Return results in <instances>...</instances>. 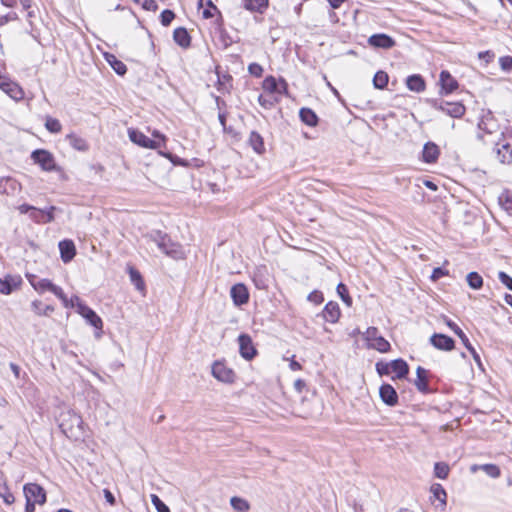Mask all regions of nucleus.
Here are the masks:
<instances>
[{
    "mask_svg": "<svg viewBox=\"0 0 512 512\" xmlns=\"http://www.w3.org/2000/svg\"><path fill=\"white\" fill-rule=\"evenodd\" d=\"M82 417L73 410L61 412L59 416V428L70 439H79L83 435Z\"/></svg>",
    "mask_w": 512,
    "mask_h": 512,
    "instance_id": "f257e3e1",
    "label": "nucleus"
},
{
    "mask_svg": "<svg viewBox=\"0 0 512 512\" xmlns=\"http://www.w3.org/2000/svg\"><path fill=\"white\" fill-rule=\"evenodd\" d=\"M369 348L375 349L381 353H386L390 350V343L379 334L376 327H369L363 334Z\"/></svg>",
    "mask_w": 512,
    "mask_h": 512,
    "instance_id": "f03ea898",
    "label": "nucleus"
},
{
    "mask_svg": "<svg viewBox=\"0 0 512 512\" xmlns=\"http://www.w3.org/2000/svg\"><path fill=\"white\" fill-rule=\"evenodd\" d=\"M31 159L34 163L38 164L44 171H55L57 165L54 156L51 152L45 149H37L31 153Z\"/></svg>",
    "mask_w": 512,
    "mask_h": 512,
    "instance_id": "7ed1b4c3",
    "label": "nucleus"
},
{
    "mask_svg": "<svg viewBox=\"0 0 512 512\" xmlns=\"http://www.w3.org/2000/svg\"><path fill=\"white\" fill-rule=\"evenodd\" d=\"M77 301V312L95 329L102 330V319L89 306L84 304L79 297H75Z\"/></svg>",
    "mask_w": 512,
    "mask_h": 512,
    "instance_id": "20e7f679",
    "label": "nucleus"
},
{
    "mask_svg": "<svg viewBox=\"0 0 512 512\" xmlns=\"http://www.w3.org/2000/svg\"><path fill=\"white\" fill-rule=\"evenodd\" d=\"M0 89L15 101L24 98L23 89L16 82L2 74H0Z\"/></svg>",
    "mask_w": 512,
    "mask_h": 512,
    "instance_id": "39448f33",
    "label": "nucleus"
},
{
    "mask_svg": "<svg viewBox=\"0 0 512 512\" xmlns=\"http://www.w3.org/2000/svg\"><path fill=\"white\" fill-rule=\"evenodd\" d=\"M446 325L461 339V343L466 347V349L471 353L474 361L481 366V359L479 354L476 352L475 348L470 343L468 337L461 330V328L452 320L446 319Z\"/></svg>",
    "mask_w": 512,
    "mask_h": 512,
    "instance_id": "423d86ee",
    "label": "nucleus"
},
{
    "mask_svg": "<svg viewBox=\"0 0 512 512\" xmlns=\"http://www.w3.org/2000/svg\"><path fill=\"white\" fill-rule=\"evenodd\" d=\"M212 375L224 383H233L235 380V372L220 361H215L212 365Z\"/></svg>",
    "mask_w": 512,
    "mask_h": 512,
    "instance_id": "0eeeda50",
    "label": "nucleus"
},
{
    "mask_svg": "<svg viewBox=\"0 0 512 512\" xmlns=\"http://www.w3.org/2000/svg\"><path fill=\"white\" fill-rule=\"evenodd\" d=\"M128 135H129V139L133 143H135L143 148L157 149L160 147L159 141L150 139L148 136H146L144 133H142L139 130L129 129Z\"/></svg>",
    "mask_w": 512,
    "mask_h": 512,
    "instance_id": "6e6552de",
    "label": "nucleus"
},
{
    "mask_svg": "<svg viewBox=\"0 0 512 512\" xmlns=\"http://www.w3.org/2000/svg\"><path fill=\"white\" fill-rule=\"evenodd\" d=\"M25 498L36 502L37 504H44L46 502L45 490L36 483H28L23 487Z\"/></svg>",
    "mask_w": 512,
    "mask_h": 512,
    "instance_id": "1a4fd4ad",
    "label": "nucleus"
},
{
    "mask_svg": "<svg viewBox=\"0 0 512 512\" xmlns=\"http://www.w3.org/2000/svg\"><path fill=\"white\" fill-rule=\"evenodd\" d=\"M238 343H239V352L240 355L246 359L251 360L255 357L257 351L255 347L253 346L252 339L247 334H241L238 337Z\"/></svg>",
    "mask_w": 512,
    "mask_h": 512,
    "instance_id": "9d476101",
    "label": "nucleus"
},
{
    "mask_svg": "<svg viewBox=\"0 0 512 512\" xmlns=\"http://www.w3.org/2000/svg\"><path fill=\"white\" fill-rule=\"evenodd\" d=\"M430 343L438 350L451 351L455 347L453 338L440 333H435L430 337Z\"/></svg>",
    "mask_w": 512,
    "mask_h": 512,
    "instance_id": "9b49d317",
    "label": "nucleus"
},
{
    "mask_svg": "<svg viewBox=\"0 0 512 512\" xmlns=\"http://www.w3.org/2000/svg\"><path fill=\"white\" fill-rule=\"evenodd\" d=\"M230 295L236 306L246 304L249 300L247 287L242 283H237L231 287Z\"/></svg>",
    "mask_w": 512,
    "mask_h": 512,
    "instance_id": "f8f14e48",
    "label": "nucleus"
},
{
    "mask_svg": "<svg viewBox=\"0 0 512 512\" xmlns=\"http://www.w3.org/2000/svg\"><path fill=\"white\" fill-rule=\"evenodd\" d=\"M368 44L375 49H390L395 41L388 34H371Z\"/></svg>",
    "mask_w": 512,
    "mask_h": 512,
    "instance_id": "ddd939ff",
    "label": "nucleus"
},
{
    "mask_svg": "<svg viewBox=\"0 0 512 512\" xmlns=\"http://www.w3.org/2000/svg\"><path fill=\"white\" fill-rule=\"evenodd\" d=\"M494 152L499 163L503 165L512 164V147L509 143H496Z\"/></svg>",
    "mask_w": 512,
    "mask_h": 512,
    "instance_id": "4468645a",
    "label": "nucleus"
},
{
    "mask_svg": "<svg viewBox=\"0 0 512 512\" xmlns=\"http://www.w3.org/2000/svg\"><path fill=\"white\" fill-rule=\"evenodd\" d=\"M379 395L381 400L388 406H395L398 403V394L390 384H382L379 389Z\"/></svg>",
    "mask_w": 512,
    "mask_h": 512,
    "instance_id": "2eb2a0df",
    "label": "nucleus"
},
{
    "mask_svg": "<svg viewBox=\"0 0 512 512\" xmlns=\"http://www.w3.org/2000/svg\"><path fill=\"white\" fill-rule=\"evenodd\" d=\"M60 257L64 263H69L76 255V247L72 240L64 239L58 244Z\"/></svg>",
    "mask_w": 512,
    "mask_h": 512,
    "instance_id": "dca6fc26",
    "label": "nucleus"
},
{
    "mask_svg": "<svg viewBox=\"0 0 512 512\" xmlns=\"http://www.w3.org/2000/svg\"><path fill=\"white\" fill-rule=\"evenodd\" d=\"M438 109L453 118H461L466 111L465 106L459 102H445L440 104Z\"/></svg>",
    "mask_w": 512,
    "mask_h": 512,
    "instance_id": "f3484780",
    "label": "nucleus"
},
{
    "mask_svg": "<svg viewBox=\"0 0 512 512\" xmlns=\"http://www.w3.org/2000/svg\"><path fill=\"white\" fill-rule=\"evenodd\" d=\"M22 279L20 276L7 275L4 279L0 278V293L9 295L14 289L20 286Z\"/></svg>",
    "mask_w": 512,
    "mask_h": 512,
    "instance_id": "a211bd4d",
    "label": "nucleus"
},
{
    "mask_svg": "<svg viewBox=\"0 0 512 512\" xmlns=\"http://www.w3.org/2000/svg\"><path fill=\"white\" fill-rule=\"evenodd\" d=\"M340 315L341 312L339 305L333 301L328 302L322 311L324 320L330 323H336L339 320Z\"/></svg>",
    "mask_w": 512,
    "mask_h": 512,
    "instance_id": "6ab92c4d",
    "label": "nucleus"
},
{
    "mask_svg": "<svg viewBox=\"0 0 512 512\" xmlns=\"http://www.w3.org/2000/svg\"><path fill=\"white\" fill-rule=\"evenodd\" d=\"M440 155L439 147L433 142H427L422 151V160L425 163H435Z\"/></svg>",
    "mask_w": 512,
    "mask_h": 512,
    "instance_id": "aec40b11",
    "label": "nucleus"
},
{
    "mask_svg": "<svg viewBox=\"0 0 512 512\" xmlns=\"http://www.w3.org/2000/svg\"><path fill=\"white\" fill-rule=\"evenodd\" d=\"M161 252L170 256L174 259H179L182 257V251L179 244L171 241V238L167 236V238L163 242V246L160 248Z\"/></svg>",
    "mask_w": 512,
    "mask_h": 512,
    "instance_id": "412c9836",
    "label": "nucleus"
},
{
    "mask_svg": "<svg viewBox=\"0 0 512 512\" xmlns=\"http://www.w3.org/2000/svg\"><path fill=\"white\" fill-rule=\"evenodd\" d=\"M416 376L417 378L414 384L418 391L422 393H428L430 391L428 382V371L423 367L418 366L416 369Z\"/></svg>",
    "mask_w": 512,
    "mask_h": 512,
    "instance_id": "4be33fe9",
    "label": "nucleus"
},
{
    "mask_svg": "<svg viewBox=\"0 0 512 512\" xmlns=\"http://www.w3.org/2000/svg\"><path fill=\"white\" fill-rule=\"evenodd\" d=\"M20 189L18 181L12 177L0 178V193L13 195Z\"/></svg>",
    "mask_w": 512,
    "mask_h": 512,
    "instance_id": "5701e85b",
    "label": "nucleus"
},
{
    "mask_svg": "<svg viewBox=\"0 0 512 512\" xmlns=\"http://www.w3.org/2000/svg\"><path fill=\"white\" fill-rule=\"evenodd\" d=\"M248 144L259 155L263 154L266 150L263 137L256 131L250 132Z\"/></svg>",
    "mask_w": 512,
    "mask_h": 512,
    "instance_id": "b1692460",
    "label": "nucleus"
},
{
    "mask_svg": "<svg viewBox=\"0 0 512 512\" xmlns=\"http://www.w3.org/2000/svg\"><path fill=\"white\" fill-rule=\"evenodd\" d=\"M407 88L413 92H423L425 90V81L419 74L410 75L406 79Z\"/></svg>",
    "mask_w": 512,
    "mask_h": 512,
    "instance_id": "393cba45",
    "label": "nucleus"
},
{
    "mask_svg": "<svg viewBox=\"0 0 512 512\" xmlns=\"http://www.w3.org/2000/svg\"><path fill=\"white\" fill-rule=\"evenodd\" d=\"M440 83L446 94L453 92L458 87L457 81L448 71H442L440 73Z\"/></svg>",
    "mask_w": 512,
    "mask_h": 512,
    "instance_id": "a878e982",
    "label": "nucleus"
},
{
    "mask_svg": "<svg viewBox=\"0 0 512 512\" xmlns=\"http://www.w3.org/2000/svg\"><path fill=\"white\" fill-rule=\"evenodd\" d=\"M498 204L509 216H512V190L504 189L498 196Z\"/></svg>",
    "mask_w": 512,
    "mask_h": 512,
    "instance_id": "bb28decb",
    "label": "nucleus"
},
{
    "mask_svg": "<svg viewBox=\"0 0 512 512\" xmlns=\"http://www.w3.org/2000/svg\"><path fill=\"white\" fill-rule=\"evenodd\" d=\"M478 129L485 134H493L494 132H496L497 124L491 113L481 118V120L478 123Z\"/></svg>",
    "mask_w": 512,
    "mask_h": 512,
    "instance_id": "cd10ccee",
    "label": "nucleus"
},
{
    "mask_svg": "<svg viewBox=\"0 0 512 512\" xmlns=\"http://www.w3.org/2000/svg\"><path fill=\"white\" fill-rule=\"evenodd\" d=\"M105 60L109 63L112 69L120 76H123L127 72L126 65L117 57L111 53H104Z\"/></svg>",
    "mask_w": 512,
    "mask_h": 512,
    "instance_id": "c85d7f7f",
    "label": "nucleus"
},
{
    "mask_svg": "<svg viewBox=\"0 0 512 512\" xmlns=\"http://www.w3.org/2000/svg\"><path fill=\"white\" fill-rule=\"evenodd\" d=\"M66 140L69 145L77 151L85 152L89 149L87 141L74 133L66 135Z\"/></svg>",
    "mask_w": 512,
    "mask_h": 512,
    "instance_id": "c756f323",
    "label": "nucleus"
},
{
    "mask_svg": "<svg viewBox=\"0 0 512 512\" xmlns=\"http://www.w3.org/2000/svg\"><path fill=\"white\" fill-rule=\"evenodd\" d=\"M391 365V371L396 373V377L399 379H402L406 377V375L409 372V367L406 361L403 359H395L390 362Z\"/></svg>",
    "mask_w": 512,
    "mask_h": 512,
    "instance_id": "7c9ffc66",
    "label": "nucleus"
},
{
    "mask_svg": "<svg viewBox=\"0 0 512 512\" xmlns=\"http://www.w3.org/2000/svg\"><path fill=\"white\" fill-rule=\"evenodd\" d=\"M299 116H300L301 121L310 127H314L318 123V116L310 108H306V107L301 108L299 111Z\"/></svg>",
    "mask_w": 512,
    "mask_h": 512,
    "instance_id": "2f4dec72",
    "label": "nucleus"
},
{
    "mask_svg": "<svg viewBox=\"0 0 512 512\" xmlns=\"http://www.w3.org/2000/svg\"><path fill=\"white\" fill-rule=\"evenodd\" d=\"M244 7L249 11L262 13L268 7V0H245Z\"/></svg>",
    "mask_w": 512,
    "mask_h": 512,
    "instance_id": "473e14b6",
    "label": "nucleus"
},
{
    "mask_svg": "<svg viewBox=\"0 0 512 512\" xmlns=\"http://www.w3.org/2000/svg\"><path fill=\"white\" fill-rule=\"evenodd\" d=\"M129 276L131 282L134 284L137 290L143 291L145 289V283L138 270L133 267H129Z\"/></svg>",
    "mask_w": 512,
    "mask_h": 512,
    "instance_id": "72a5a7b5",
    "label": "nucleus"
},
{
    "mask_svg": "<svg viewBox=\"0 0 512 512\" xmlns=\"http://www.w3.org/2000/svg\"><path fill=\"white\" fill-rule=\"evenodd\" d=\"M467 283L470 288L478 290L483 286V278L477 272H470L466 276Z\"/></svg>",
    "mask_w": 512,
    "mask_h": 512,
    "instance_id": "f704fd0d",
    "label": "nucleus"
},
{
    "mask_svg": "<svg viewBox=\"0 0 512 512\" xmlns=\"http://www.w3.org/2000/svg\"><path fill=\"white\" fill-rule=\"evenodd\" d=\"M230 504L232 508L238 512H247L250 509L248 501L240 497H232Z\"/></svg>",
    "mask_w": 512,
    "mask_h": 512,
    "instance_id": "c9c22d12",
    "label": "nucleus"
},
{
    "mask_svg": "<svg viewBox=\"0 0 512 512\" xmlns=\"http://www.w3.org/2000/svg\"><path fill=\"white\" fill-rule=\"evenodd\" d=\"M388 74L384 71H378L374 75L373 78V85L377 89H384L388 84Z\"/></svg>",
    "mask_w": 512,
    "mask_h": 512,
    "instance_id": "e433bc0d",
    "label": "nucleus"
},
{
    "mask_svg": "<svg viewBox=\"0 0 512 512\" xmlns=\"http://www.w3.org/2000/svg\"><path fill=\"white\" fill-rule=\"evenodd\" d=\"M45 128L51 133H59L62 130V125L58 119L46 116Z\"/></svg>",
    "mask_w": 512,
    "mask_h": 512,
    "instance_id": "4c0bfd02",
    "label": "nucleus"
},
{
    "mask_svg": "<svg viewBox=\"0 0 512 512\" xmlns=\"http://www.w3.org/2000/svg\"><path fill=\"white\" fill-rule=\"evenodd\" d=\"M337 294L339 295V297L341 298V300L348 306L350 307L353 303V300L352 298L350 297L349 295V291H348V288L345 284L343 283H339L337 285Z\"/></svg>",
    "mask_w": 512,
    "mask_h": 512,
    "instance_id": "58836bf2",
    "label": "nucleus"
},
{
    "mask_svg": "<svg viewBox=\"0 0 512 512\" xmlns=\"http://www.w3.org/2000/svg\"><path fill=\"white\" fill-rule=\"evenodd\" d=\"M450 468L444 462H437L434 465V474L439 479H446L448 477Z\"/></svg>",
    "mask_w": 512,
    "mask_h": 512,
    "instance_id": "ea45409f",
    "label": "nucleus"
},
{
    "mask_svg": "<svg viewBox=\"0 0 512 512\" xmlns=\"http://www.w3.org/2000/svg\"><path fill=\"white\" fill-rule=\"evenodd\" d=\"M263 89L269 93L281 92L279 84L273 76L266 77L263 81Z\"/></svg>",
    "mask_w": 512,
    "mask_h": 512,
    "instance_id": "a19ab883",
    "label": "nucleus"
},
{
    "mask_svg": "<svg viewBox=\"0 0 512 512\" xmlns=\"http://www.w3.org/2000/svg\"><path fill=\"white\" fill-rule=\"evenodd\" d=\"M480 469L484 471L491 478H498L501 475L500 468L495 464H483Z\"/></svg>",
    "mask_w": 512,
    "mask_h": 512,
    "instance_id": "79ce46f5",
    "label": "nucleus"
},
{
    "mask_svg": "<svg viewBox=\"0 0 512 512\" xmlns=\"http://www.w3.org/2000/svg\"><path fill=\"white\" fill-rule=\"evenodd\" d=\"M433 496L438 499L443 505L446 504V492L441 484H433L431 486Z\"/></svg>",
    "mask_w": 512,
    "mask_h": 512,
    "instance_id": "37998d69",
    "label": "nucleus"
},
{
    "mask_svg": "<svg viewBox=\"0 0 512 512\" xmlns=\"http://www.w3.org/2000/svg\"><path fill=\"white\" fill-rule=\"evenodd\" d=\"M53 283L49 279H39L36 285H34V289L39 293H44L45 291H50L53 287Z\"/></svg>",
    "mask_w": 512,
    "mask_h": 512,
    "instance_id": "c03bdc74",
    "label": "nucleus"
},
{
    "mask_svg": "<svg viewBox=\"0 0 512 512\" xmlns=\"http://www.w3.org/2000/svg\"><path fill=\"white\" fill-rule=\"evenodd\" d=\"M174 41L182 48L190 46L191 37L190 34H173Z\"/></svg>",
    "mask_w": 512,
    "mask_h": 512,
    "instance_id": "a18cd8bd",
    "label": "nucleus"
},
{
    "mask_svg": "<svg viewBox=\"0 0 512 512\" xmlns=\"http://www.w3.org/2000/svg\"><path fill=\"white\" fill-rule=\"evenodd\" d=\"M151 502L157 512H170L169 507L155 494L151 495Z\"/></svg>",
    "mask_w": 512,
    "mask_h": 512,
    "instance_id": "49530a36",
    "label": "nucleus"
},
{
    "mask_svg": "<svg viewBox=\"0 0 512 512\" xmlns=\"http://www.w3.org/2000/svg\"><path fill=\"white\" fill-rule=\"evenodd\" d=\"M0 497L8 505L15 501L14 495L9 491L6 485H0Z\"/></svg>",
    "mask_w": 512,
    "mask_h": 512,
    "instance_id": "de8ad7c7",
    "label": "nucleus"
},
{
    "mask_svg": "<svg viewBox=\"0 0 512 512\" xmlns=\"http://www.w3.org/2000/svg\"><path fill=\"white\" fill-rule=\"evenodd\" d=\"M167 234L161 231H154L150 234V239L157 245L160 249L163 246L164 240L167 238Z\"/></svg>",
    "mask_w": 512,
    "mask_h": 512,
    "instance_id": "09e8293b",
    "label": "nucleus"
},
{
    "mask_svg": "<svg viewBox=\"0 0 512 512\" xmlns=\"http://www.w3.org/2000/svg\"><path fill=\"white\" fill-rule=\"evenodd\" d=\"M207 8H204L202 11L203 17L208 19L215 15L218 12L217 7L212 3L211 0H206Z\"/></svg>",
    "mask_w": 512,
    "mask_h": 512,
    "instance_id": "8fccbe9b",
    "label": "nucleus"
},
{
    "mask_svg": "<svg viewBox=\"0 0 512 512\" xmlns=\"http://www.w3.org/2000/svg\"><path fill=\"white\" fill-rule=\"evenodd\" d=\"M499 65L500 68L504 72H511L512 71V57L511 56H502L499 58Z\"/></svg>",
    "mask_w": 512,
    "mask_h": 512,
    "instance_id": "3c124183",
    "label": "nucleus"
},
{
    "mask_svg": "<svg viewBox=\"0 0 512 512\" xmlns=\"http://www.w3.org/2000/svg\"><path fill=\"white\" fill-rule=\"evenodd\" d=\"M44 211L42 209L36 208L33 206L32 211L30 212V218L36 223H44Z\"/></svg>",
    "mask_w": 512,
    "mask_h": 512,
    "instance_id": "603ef678",
    "label": "nucleus"
},
{
    "mask_svg": "<svg viewBox=\"0 0 512 512\" xmlns=\"http://www.w3.org/2000/svg\"><path fill=\"white\" fill-rule=\"evenodd\" d=\"M307 299L308 301L318 305L324 301V296L322 292L314 290L311 293H309Z\"/></svg>",
    "mask_w": 512,
    "mask_h": 512,
    "instance_id": "864d4df0",
    "label": "nucleus"
},
{
    "mask_svg": "<svg viewBox=\"0 0 512 512\" xmlns=\"http://www.w3.org/2000/svg\"><path fill=\"white\" fill-rule=\"evenodd\" d=\"M376 371L379 375H388L391 372V365L387 362H377L376 363Z\"/></svg>",
    "mask_w": 512,
    "mask_h": 512,
    "instance_id": "5fc2aeb1",
    "label": "nucleus"
},
{
    "mask_svg": "<svg viewBox=\"0 0 512 512\" xmlns=\"http://www.w3.org/2000/svg\"><path fill=\"white\" fill-rule=\"evenodd\" d=\"M160 17H161V23L163 24V26H168L174 19L175 15H174L173 11L167 9L161 13Z\"/></svg>",
    "mask_w": 512,
    "mask_h": 512,
    "instance_id": "6e6d98bb",
    "label": "nucleus"
},
{
    "mask_svg": "<svg viewBox=\"0 0 512 512\" xmlns=\"http://www.w3.org/2000/svg\"><path fill=\"white\" fill-rule=\"evenodd\" d=\"M498 278L503 285H505L509 290L512 291V277L511 276H509L506 272L500 271L498 274Z\"/></svg>",
    "mask_w": 512,
    "mask_h": 512,
    "instance_id": "4d7b16f0",
    "label": "nucleus"
},
{
    "mask_svg": "<svg viewBox=\"0 0 512 512\" xmlns=\"http://www.w3.org/2000/svg\"><path fill=\"white\" fill-rule=\"evenodd\" d=\"M136 1L138 3H140L145 10L156 11L158 9V5L155 0H136Z\"/></svg>",
    "mask_w": 512,
    "mask_h": 512,
    "instance_id": "13d9d810",
    "label": "nucleus"
},
{
    "mask_svg": "<svg viewBox=\"0 0 512 512\" xmlns=\"http://www.w3.org/2000/svg\"><path fill=\"white\" fill-rule=\"evenodd\" d=\"M248 71L251 75L255 76V77H261L262 74H263V68L261 65H259L258 63H251L249 66H248Z\"/></svg>",
    "mask_w": 512,
    "mask_h": 512,
    "instance_id": "bf43d9fd",
    "label": "nucleus"
},
{
    "mask_svg": "<svg viewBox=\"0 0 512 512\" xmlns=\"http://www.w3.org/2000/svg\"><path fill=\"white\" fill-rule=\"evenodd\" d=\"M55 207L54 206H49L45 209H42V211H44V223H50L54 220V211H55Z\"/></svg>",
    "mask_w": 512,
    "mask_h": 512,
    "instance_id": "052dcab7",
    "label": "nucleus"
},
{
    "mask_svg": "<svg viewBox=\"0 0 512 512\" xmlns=\"http://www.w3.org/2000/svg\"><path fill=\"white\" fill-rule=\"evenodd\" d=\"M445 275H447V272L443 268L437 267V268H434L431 278L433 280H437Z\"/></svg>",
    "mask_w": 512,
    "mask_h": 512,
    "instance_id": "680f3d73",
    "label": "nucleus"
},
{
    "mask_svg": "<svg viewBox=\"0 0 512 512\" xmlns=\"http://www.w3.org/2000/svg\"><path fill=\"white\" fill-rule=\"evenodd\" d=\"M479 59L485 60L487 63L491 62L494 58V53L492 51H483L478 54Z\"/></svg>",
    "mask_w": 512,
    "mask_h": 512,
    "instance_id": "e2e57ef3",
    "label": "nucleus"
},
{
    "mask_svg": "<svg viewBox=\"0 0 512 512\" xmlns=\"http://www.w3.org/2000/svg\"><path fill=\"white\" fill-rule=\"evenodd\" d=\"M165 156L168 159H170L173 164L181 165V166L187 165V163L184 160L180 159L178 156L172 155L171 153L165 154Z\"/></svg>",
    "mask_w": 512,
    "mask_h": 512,
    "instance_id": "0e129e2a",
    "label": "nucleus"
},
{
    "mask_svg": "<svg viewBox=\"0 0 512 512\" xmlns=\"http://www.w3.org/2000/svg\"><path fill=\"white\" fill-rule=\"evenodd\" d=\"M103 493H104V497H105L106 501L110 505H115L116 499H115V496L113 495V493L108 489H104Z\"/></svg>",
    "mask_w": 512,
    "mask_h": 512,
    "instance_id": "69168bd1",
    "label": "nucleus"
},
{
    "mask_svg": "<svg viewBox=\"0 0 512 512\" xmlns=\"http://www.w3.org/2000/svg\"><path fill=\"white\" fill-rule=\"evenodd\" d=\"M31 305L37 315H42L43 304L40 300H34Z\"/></svg>",
    "mask_w": 512,
    "mask_h": 512,
    "instance_id": "338daca9",
    "label": "nucleus"
},
{
    "mask_svg": "<svg viewBox=\"0 0 512 512\" xmlns=\"http://www.w3.org/2000/svg\"><path fill=\"white\" fill-rule=\"evenodd\" d=\"M258 102L264 108H270L273 106V102L271 100L267 99L266 97H264L263 95H260L258 97Z\"/></svg>",
    "mask_w": 512,
    "mask_h": 512,
    "instance_id": "774afa93",
    "label": "nucleus"
}]
</instances>
